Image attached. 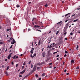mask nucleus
<instances>
[{"label":"nucleus","instance_id":"1","mask_svg":"<svg viewBox=\"0 0 80 80\" xmlns=\"http://www.w3.org/2000/svg\"><path fill=\"white\" fill-rule=\"evenodd\" d=\"M69 24V22H68V23L66 24V25H65V27H64V31L66 32L67 31V29L68 28V25Z\"/></svg>","mask_w":80,"mask_h":80},{"label":"nucleus","instance_id":"2","mask_svg":"<svg viewBox=\"0 0 80 80\" xmlns=\"http://www.w3.org/2000/svg\"><path fill=\"white\" fill-rule=\"evenodd\" d=\"M52 44L50 45V46L49 48V49H50V48H51L52 47L53 48L56 46L55 44L54 45H52Z\"/></svg>","mask_w":80,"mask_h":80},{"label":"nucleus","instance_id":"3","mask_svg":"<svg viewBox=\"0 0 80 80\" xmlns=\"http://www.w3.org/2000/svg\"><path fill=\"white\" fill-rule=\"evenodd\" d=\"M12 53H10V54L8 56V58L9 59H10V58L11 57V56L12 54Z\"/></svg>","mask_w":80,"mask_h":80},{"label":"nucleus","instance_id":"4","mask_svg":"<svg viewBox=\"0 0 80 80\" xmlns=\"http://www.w3.org/2000/svg\"><path fill=\"white\" fill-rule=\"evenodd\" d=\"M42 56L43 57H44L46 56V52H43V53L42 54Z\"/></svg>","mask_w":80,"mask_h":80},{"label":"nucleus","instance_id":"5","mask_svg":"<svg viewBox=\"0 0 80 80\" xmlns=\"http://www.w3.org/2000/svg\"><path fill=\"white\" fill-rule=\"evenodd\" d=\"M15 41L14 40V39H13V40L12 41V42L11 43L12 44H13L14 43H15Z\"/></svg>","mask_w":80,"mask_h":80},{"label":"nucleus","instance_id":"6","mask_svg":"<svg viewBox=\"0 0 80 80\" xmlns=\"http://www.w3.org/2000/svg\"><path fill=\"white\" fill-rule=\"evenodd\" d=\"M26 70H25L23 71H22L20 73L21 74H22Z\"/></svg>","mask_w":80,"mask_h":80},{"label":"nucleus","instance_id":"7","mask_svg":"<svg viewBox=\"0 0 80 80\" xmlns=\"http://www.w3.org/2000/svg\"><path fill=\"white\" fill-rule=\"evenodd\" d=\"M5 74H6V76H9L8 73L7 71L6 72Z\"/></svg>","mask_w":80,"mask_h":80},{"label":"nucleus","instance_id":"8","mask_svg":"<svg viewBox=\"0 0 80 80\" xmlns=\"http://www.w3.org/2000/svg\"><path fill=\"white\" fill-rule=\"evenodd\" d=\"M78 19H77L75 20H74V21H73V22H77V21H78Z\"/></svg>","mask_w":80,"mask_h":80},{"label":"nucleus","instance_id":"9","mask_svg":"<svg viewBox=\"0 0 80 80\" xmlns=\"http://www.w3.org/2000/svg\"><path fill=\"white\" fill-rule=\"evenodd\" d=\"M36 70V68H33V70L32 71V72H34Z\"/></svg>","mask_w":80,"mask_h":80},{"label":"nucleus","instance_id":"10","mask_svg":"<svg viewBox=\"0 0 80 80\" xmlns=\"http://www.w3.org/2000/svg\"><path fill=\"white\" fill-rule=\"evenodd\" d=\"M30 57L31 58H33L34 57V56H32V54H31V55H30Z\"/></svg>","mask_w":80,"mask_h":80},{"label":"nucleus","instance_id":"11","mask_svg":"<svg viewBox=\"0 0 80 80\" xmlns=\"http://www.w3.org/2000/svg\"><path fill=\"white\" fill-rule=\"evenodd\" d=\"M69 14H70V13H68V14H67L65 15H64V16H65V17H66L67 16H68Z\"/></svg>","mask_w":80,"mask_h":80},{"label":"nucleus","instance_id":"12","mask_svg":"<svg viewBox=\"0 0 80 80\" xmlns=\"http://www.w3.org/2000/svg\"><path fill=\"white\" fill-rule=\"evenodd\" d=\"M16 7H17V8H19V7H20V5H19L18 4L17 5H16Z\"/></svg>","mask_w":80,"mask_h":80},{"label":"nucleus","instance_id":"13","mask_svg":"<svg viewBox=\"0 0 80 80\" xmlns=\"http://www.w3.org/2000/svg\"><path fill=\"white\" fill-rule=\"evenodd\" d=\"M64 34L66 35L67 33V32H66V31H65V30H64Z\"/></svg>","mask_w":80,"mask_h":80},{"label":"nucleus","instance_id":"14","mask_svg":"<svg viewBox=\"0 0 80 80\" xmlns=\"http://www.w3.org/2000/svg\"><path fill=\"white\" fill-rule=\"evenodd\" d=\"M49 60V59L48 58H47V59L46 60V62H48Z\"/></svg>","mask_w":80,"mask_h":80},{"label":"nucleus","instance_id":"15","mask_svg":"<svg viewBox=\"0 0 80 80\" xmlns=\"http://www.w3.org/2000/svg\"><path fill=\"white\" fill-rule=\"evenodd\" d=\"M30 52L31 54H32L33 53V51H31Z\"/></svg>","mask_w":80,"mask_h":80},{"label":"nucleus","instance_id":"16","mask_svg":"<svg viewBox=\"0 0 80 80\" xmlns=\"http://www.w3.org/2000/svg\"><path fill=\"white\" fill-rule=\"evenodd\" d=\"M46 73H43L42 75V77H44V76H45V75Z\"/></svg>","mask_w":80,"mask_h":80},{"label":"nucleus","instance_id":"17","mask_svg":"<svg viewBox=\"0 0 80 80\" xmlns=\"http://www.w3.org/2000/svg\"><path fill=\"white\" fill-rule=\"evenodd\" d=\"M71 63H73L74 62V60H72L71 61Z\"/></svg>","mask_w":80,"mask_h":80},{"label":"nucleus","instance_id":"18","mask_svg":"<svg viewBox=\"0 0 80 80\" xmlns=\"http://www.w3.org/2000/svg\"><path fill=\"white\" fill-rule=\"evenodd\" d=\"M40 42H41V41H40V40H39V42L38 43V45L39 46L40 45Z\"/></svg>","mask_w":80,"mask_h":80},{"label":"nucleus","instance_id":"19","mask_svg":"<svg viewBox=\"0 0 80 80\" xmlns=\"http://www.w3.org/2000/svg\"><path fill=\"white\" fill-rule=\"evenodd\" d=\"M59 33V31H57V32H56V35H58Z\"/></svg>","mask_w":80,"mask_h":80},{"label":"nucleus","instance_id":"20","mask_svg":"<svg viewBox=\"0 0 80 80\" xmlns=\"http://www.w3.org/2000/svg\"><path fill=\"white\" fill-rule=\"evenodd\" d=\"M62 23V21H60V22H58V24H60V23Z\"/></svg>","mask_w":80,"mask_h":80},{"label":"nucleus","instance_id":"21","mask_svg":"<svg viewBox=\"0 0 80 80\" xmlns=\"http://www.w3.org/2000/svg\"><path fill=\"white\" fill-rule=\"evenodd\" d=\"M48 6V4L47 3L45 5V7L46 8H47Z\"/></svg>","mask_w":80,"mask_h":80},{"label":"nucleus","instance_id":"22","mask_svg":"<svg viewBox=\"0 0 80 80\" xmlns=\"http://www.w3.org/2000/svg\"><path fill=\"white\" fill-rule=\"evenodd\" d=\"M76 15V14H73V15H72V17H73L74 16H75Z\"/></svg>","mask_w":80,"mask_h":80},{"label":"nucleus","instance_id":"23","mask_svg":"<svg viewBox=\"0 0 80 80\" xmlns=\"http://www.w3.org/2000/svg\"><path fill=\"white\" fill-rule=\"evenodd\" d=\"M34 50V48H32V50H31V51H33Z\"/></svg>","mask_w":80,"mask_h":80},{"label":"nucleus","instance_id":"24","mask_svg":"<svg viewBox=\"0 0 80 80\" xmlns=\"http://www.w3.org/2000/svg\"><path fill=\"white\" fill-rule=\"evenodd\" d=\"M9 66H8V67H7V70H8L9 69Z\"/></svg>","mask_w":80,"mask_h":80},{"label":"nucleus","instance_id":"25","mask_svg":"<svg viewBox=\"0 0 80 80\" xmlns=\"http://www.w3.org/2000/svg\"><path fill=\"white\" fill-rule=\"evenodd\" d=\"M56 53H57V52H53V54H55Z\"/></svg>","mask_w":80,"mask_h":80},{"label":"nucleus","instance_id":"26","mask_svg":"<svg viewBox=\"0 0 80 80\" xmlns=\"http://www.w3.org/2000/svg\"><path fill=\"white\" fill-rule=\"evenodd\" d=\"M68 53V51H65V53L66 54Z\"/></svg>","mask_w":80,"mask_h":80},{"label":"nucleus","instance_id":"27","mask_svg":"<svg viewBox=\"0 0 80 80\" xmlns=\"http://www.w3.org/2000/svg\"><path fill=\"white\" fill-rule=\"evenodd\" d=\"M37 30L39 32H41V30H40L39 29H37Z\"/></svg>","mask_w":80,"mask_h":80},{"label":"nucleus","instance_id":"28","mask_svg":"<svg viewBox=\"0 0 80 80\" xmlns=\"http://www.w3.org/2000/svg\"><path fill=\"white\" fill-rule=\"evenodd\" d=\"M79 69V67H77V68H76V69Z\"/></svg>","mask_w":80,"mask_h":80},{"label":"nucleus","instance_id":"29","mask_svg":"<svg viewBox=\"0 0 80 80\" xmlns=\"http://www.w3.org/2000/svg\"><path fill=\"white\" fill-rule=\"evenodd\" d=\"M38 27V25H35L34 26V27H35V28H37V27Z\"/></svg>","mask_w":80,"mask_h":80},{"label":"nucleus","instance_id":"30","mask_svg":"<svg viewBox=\"0 0 80 80\" xmlns=\"http://www.w3.org/2000/svg\"><path fill=\"white\" fill-rule=\"evenodd\" d=\"M16 57V55H15V56H14L13 57V58L14 59Z\"/></svg>","mask_w":80,"mask_h":80},{"label":"nucleus","instance_id":"31","mask_svg":"<svg viewBox=\"0 0 80 80\" xmlns=\"http://www.w3.org/2000/svg\"><path fill=\"white\" fill-rule=\"evenodd\" d=\"M35 76L37 77H38V75H37V74H36Z\"/></svg>","mask_w":80,"mask_h":80},{"label":"nucleus","instance_id":"32","mask_svg":"<svg viewBox=\"0 0 80 80\" xmlns=\"http://www.w3.org/2000/svg\"><path fill=\"white\" fill-rule=\"evenodd\" d=\"M36 68H37L36 66V65L34 66V68L36 69Z\"/></svg>","mask_w":80,"mask_h":80},{"label":"nucleus","instance_id":"33","mask_svg":"<svg viewBox=\"0 0 80 80\" xmlns=\"http://www.w3.org/2000/svg\"><path fill=\"white\" fill-rule=\"evenodd\" d=\"M78 45H77V47H76V49L77 50H78Z\"/></svg>","mask_w":80,"mask_h":80},{"label":"nucleus","instance_id":"34","mask_svg":"<svg viewBox=\"0 0 80 80\" xmlns=\"http://www.w3.org/2000/svg\"><path fill=\"white\" fill-rule=\"evenodd\" d=\"M60 42H61V43H62L63 42L62 40H61V41H60Z\"/></svg>","mask_w":80,"mask_h":80},{"label":"nucleus","instance_id":"35","mask_svg":"<svg viewBox=\"0 0 80 80\" xmlns=\"http://www.w3.org/2000/svg\"><path fill=\"white\" fill-rule=\"evenodd\" d=\"M33 56H34L35 57L36 56V53H35L34 54H33Z\"/></svg>","mask_w":80,"mask_h":80},{"label":"nucleus","instance_id":"36","mask_svg":"<svg viewBox=\"0 0 80 80\" xmlns=\"http://www.w3.org/2000/svg\"><path fill=\"white\" fill-rule=\"evenodd\" d=\"M10 30V29L9 28L7 29V31H9Z\"/></svg>","mask_w":80,"mask_h":80},{"label":"nucleus","instance_id":"37","mask_svg":"<svg viewBox=\"0 0 80 80\" xmlns=\"http://www.w3.org/2000/svg\"><path fill=\"white\" fill-rule=\"evenodd\" d=\"M67 54H64V57H67Z\"/></svg>","mask_w":80,"mask_h":80},{"label":"nucleus","instance_id":"38","mask_svg":"<svg viewBox=\"0 0 80 80\" xmlns=\"http://www.w3.org/2000/svg\"><path fill=\"white\" fill-rule=\"evenodd\" d=\"M11 40V41L12 40V38H11L10 39Z\"/></svg>","mask_w":80,"mask_h":80},{"label":"nucleus","instance_id":"39","mask_svg":"<svg viewBox=\"0 0 80 80\" xmlns=\"http://www.w3.org/2000/svg\"><path fill=\"white\" fill-rule=\"evenodd\" d=\"M18 64H17L16 65V67H17L18 66Z\"/></svg>","mask_w":80,"mask_h":80},{"label":"nucleus","instance_id":"40","mask_svg":"<svg viewBox=\"0 0 80 80\" xmlns=\"http://www.w3.org/2000/svg\"><path fill=\"white\" fill-rule=\"evenodd\" d=\"M0 43L1 44H3V42H0Z\"/></svg>","mask_w":80,"mask_h":80},{"label":"nucleus","instance_id":"41","mask_svg":"<svg viewBox=\"0 0 80 80\" xmlns=\"http://www.w3.org/2000/svg\"><path fill=\"white\" fill-rule=\"evenodd\" d=\"M31 30V29L30 28H29L28 30V31H30Z\"/></svg>","mask_w":80,"mask_h":80},{"label":"nucleus","instance_id":"42","mask_svg":"<svg viewBox=\"0 0 80 80\" xmlns=\"http://www.w3.org/2000/svg\"><path fill=\"white\" fill-rule=\"evenodd\" d=\"M12 46H13L12 45H11V46H10V49L12 48Z\"/></svg>","mask_w":80,"mask_h":80},{"label":"nucleus","instance_id":"43","mask_svg":"<svg viewBox=\"0 0 80 80\" xmlns=\"http://www.w3.org/2000/svg\"><path fill=\"white\" fill-rule=\"evenodd\" d=\"M40 67H38L37 68V69L38 70V69H40Z\"/></svg>","mask_w":80,"mask_h":80},{"label":"nucleus","instance_id":"44","mask_svg":"<svg viewBox=\"0 0 80 80\" xmlns=\"http://www.w3.org/2000/svg\"><path fill=\"white\" fill-rule=\"evenodd\" d=\"M59 57V55L58 54L57 56H56V57Z\"/></svg>","mask_w":80,"mask_h":80},{"label":"nucleus","instance_id":"45","mask_svg":"<svg viewBox=\"0 0 80 80\" xmlns=\"http://www.w3.org/2000/svg\"><path fill=\"white\" fill-rule=\"evenodd\" d=\"M68 20H66V21H65V22H67L68 21Z\"/></svg>","mask_w":80,"mask_h":80},{"label":"nucleus","instance_id":"46","mask_svg":"<svg viewBox=\"0 0 80 80\" xmlns=\"http://www.w3.org/2000/svg\"><path fill=\"white\" fill-rule=\"evenodd\" d=\"M12 65H13V64H14V63H13V62H12Z\"/></svg>","mask_w":80,"mask_h":80},{"label":"nucleus","instance_id":"47","mask_svg":"<svg viewBox=\"0 0 80 80\" xmlns=\"http://www.w3.org/2000/svg\"><path fill=\"white\" fill-rule=\"evenodd\" d=\"M73 33H72V32H71L70 35H72Z\"/></svg>","mask_w":80,"mask_h":80},{"label":"nucleus","instance_id":"48","mask_svg":"<svg viewBox=\"0 0 80 80\" xmlns=\"http://www.w3.org/2000/svg\"><path fill=\"white\" fill-rule=\"evenodd\" d=\"M31 62V61H30V62H29L28 64H30Z\"/></svg>","mask_w":80,"mask_h":80},{"label":"nucleus","instance_id":"49","mask_svg":"<svg viewBox=\"0 0 80 80\" xmlns=\"http://www.w3.org/2000/svg\"><path fill=\"white\" fill-rule=\"evenodd\" d=\"M26 64V63L25 62H24V63H23V65L24 66L25 65V64Z\"/></svg>","mask_w":80,"mask_h":80},{"label":"nucleus","instance_id":"50","mask_svg":"<svg viewBox=\"0 0 80 80\" xmlns=\"http://www.w3.org/2000/svg\"><path fill=\"white\" fill-rule=\"evenodd\" d=\"M56 45V44H55V43H52V45Z\"/></svg>","mask_w":80,"mask_h":80},{"label":"nucleus","instance_id":"51","mask_svg":"<svg viewBox=\"0 0 80 80\" xmlns=\"http://www.w3.org/2000/svg\"><path fill=\"white\" fill-rule=\"evenodd\" d=\"M69 73H66V75H69Z\"/></svg>","mask_w":80,"mask_h":80},{"label":"nucleus","instance_id":"52","mask_svg":"<svg viewBox=\"0 0 80 80\" xmlns=\"http://www.w3.org/2000/svg\"><path fill=\"white\" fill-rule=\"evenodd\" d=\"M71 51L72 52H74V51H73V50H71Z\"/></svg>","mask_w":80,"mask_h":80},{"label":"nucleus","instance_id":"53","mask_svg":"<svg viewBox=\"0 0 80 80\" xmlns=\"http://www.w3.org/2000/svg\"><path fill=\"white\" fill-rule=\"evenodd\" d=\"M31 66H32L31 68H32L33 67V65H32V64H31Z\"/></svg>","mask_w":80,"mask_h":80},{"label":"nucleus","instance_id":"54","mask_svg":"<svg viewBox=\"0 0 80 80\" xmlns=\"http://www.w3.org/2000/svg\"><path fill=\"white\" fill-rule=\"evenodd\" d=\"M18 58V56H16V58L17 59V58Z\"/></svg>","mask_w":80,"mask_h":80},{"label":"nucleus","instance_id":"55","mask_svg":"<svg viewBox=\"0 0 80 80\" xmlns=\"http://www.w3.org/2000/svg\"><path fill=\"white\" fill-rule=\"evenodd\" d=\"M64 1H62V3H64Z\"/></svg>","mask_w":80,"mask_h":80},{"label":"nucleus","instance_id":"56","mask_svg":"<svg viewBox=\"0 0 80 80\" xmlns=\"http://www.w3.org/2000/svg\"><path fill=\"white\" fill-rule=\"evenodd\" d=\"M65 40H68L67 38H65Z\"/></svg>","mask_w":80,"mask_h":80},{"label":"nucleus","instance_id":"57","mask_svg":"<svg viewBox=\"0 0 80 80\" xmlns=\"http://www.w3.org/2000/svg\"><path fill=\"white\" fill-rule=\"evenodd\" d=\"M78 56L80 57V54H78Z\"/></svg>","mask_w":80,"mask_h":80},{"label":"nucleus","instance_id":"58","mask_svg":"<svg viewBox=\"0 0 80 80\" xmlns=\"http://www.w3.org/2000/svg\"><path fill=\"white\" fill-rule=\"evenodd\" d=\"M67 71V70L65 69V70H64V72H66Z\"/></svg>","mask_w":80,"mask_h":80},{"label":"nucleus","instance_id":"59","mask_svg":"<svg viewBox=\"0 0 80 80\" xmlns=\"http://www.w3.org/2000/svg\"><path fill=\"white\" fill-rule=\"evenodd\" d=\"M24 67V66H22V69H23Z\"/></svg>","mask_w":80,"mask_h":80},{"label":"nucleus","instance_id":"60","mask_svg":"<svg viewBox=\"0 0 80 80\" xmlns=\"http://www.w3.org/2000/svg\"><path fill=\"white\" fill-rule=\"evenodd\" d=\"M8 42H10V40H8Z\"/></svg>","mask_w":80,"mask_h":80},{"label":"nucleus","instance_id":"61","mask_svg":"<svg viewBox=\"0 0 80 80\" xmlns=\"http://www.w3.org/2000/svg\"><path fill=\"white\" fill-rule=\"evenodd\" d=\"M41 78H39V79H38V80H41Z\"/></svg>","mask_w":80,"mask_h":80},{"label":"nucleus","instance_id":"62","mask_svg":"<svg viewBox=\"0 0 80 80\" xmlns=\"http://www.w3.org/2000/svg\"><path fill=\"white\" fill-rule=\"evenodd\" d=\"M19 77H22V76L21 75H20L19 76Z\"/></svg>","mask_w":80,"mask_h":80},{"label":"nucleus","instance_id":"63","mask_svg":"<svg viewBox=\"0 0 80 80\" xmlns=\"http://www.w3.org/2000/svg\"><path fill=\"white\" fill-rule=\"evenodd\" d=\"M7 60H7V59H6L5 60V61H7Z\"/></svg>","mask_w":80,"mask_h":80},{"label":"nucleus","instance_id":"64","mask_svg":"<svg viewBox=\"0 0 80 80\" xmlns=\"http://www.w3.org/2000/svg\"><path fill=\"white\" fill-rule=\"evenodd\" d=\"M50 65H51L52 64V63H50L49 64Z\"/></svg>","mask_w":80,"mask_h":80}]
</instances>
